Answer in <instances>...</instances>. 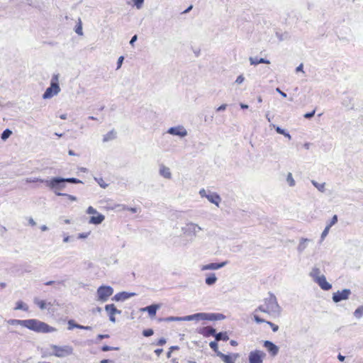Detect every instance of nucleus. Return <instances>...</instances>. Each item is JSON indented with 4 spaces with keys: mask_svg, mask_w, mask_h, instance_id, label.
Listing matches in <instances>:
<instances>
[{
    "mask_svg": "<svg viewBox=\"0 0 363 363\" xmlns=\"http://www.w3.org/2000/svg\"><path fill=\"white\" fill-rule=\"evenodd\" d=\"M95 215L90 218L89 223L94 225L101 224L104 220L105 216L99 213Z\"/></svg>",
    "mask_w": 363,
    "mask_h": 363,
    "instance_id": "obj_20",
    "label": "nucleus"
},
{
    "mask_svg": "<svg viewBox=\"0 0 363 363\" xmlns=\"http://www.w3.org/2000/svg\"><path fill=\"white\" fill-rule=\"evenodd\" d=\"M86 213L88 214H93V215L99 213V212L94 208H93L92 206H89L87 208Z\"/></svg>",
    "mask_w": 363,
    "mask_h": 363,
    "instance_id": "obj_52",
    "label": "nucleus"
},
{
    "mask_svg": "<svg viewBox=\"0 0 363 363\" xmlns=\"http://www.w3.org/2000/svg\"><path fill=\"white\" fill-rule=\"evenodd\" d=\"M318 286L325 291L330 290L332 288V285L328 283L326 280L325 275H323L317 281H315Z\"/></svg>",
    "mask_w": 363,
    "mask_h": 363,
    "instance_id": "obj_19",
    "label": "nucleus"
},
{
    "mask_svg": "<svg viewBox=\"0 0 363 363\" xmlns=\"http://www.w3.org/2000/svg\"><path fill=\"white\" fill-rule=\"evenodd\" d=\"M25 328L36 333H47L56 331L55 328H52L48 325L47 323L37 319L26 320Z\"/></svg>",
    "mask_w": 363,
    "mask_h": 363,
    "instance_id": "obj_1",
    "label": "nucleus"
},
{
    "mask_svg": "<svg viewBox=\"0 0 363 363\" xmlns=\"http://www.w3.org/2000/svg\"><path fill=\"white\" fill-rule=\"evenodd\" d=\"M45 184L52 189L56 195L62 196L63 193H60V191L62 190L65 186L63 178L54 177L51 179H46Z\"/></svg>",
    "mask_w": 363,
    "mask_h": 363,
    "instance_id": "obj_6",
    "label": "nucleus"
},
{
    "mask_svg": "<svg viewBox=\"0 0 363 363\" xmlns=\"http://www.w3.org/2000/svg\"><path fill=\"white\" fill-rule=\"evenodd\" d=\"M218 357H220L225 363H235L236 359L238 358V354H233L231 355H227L222 352L218 353Z\"/></svg>",
    "mask_w": 363,
    "mask_h": 363,
    "instance_id": "obj_16",
    "label": "nucleus"
},
{
    "mask_svg": "<svg viewBox=\"0 0 363 363\" xmlns=\"http://www.w3.org/2000/svg\"><path fill=\"white\" fill-rule=\"evenodd\" d=\"M62 196H66L68 199H69L72 201H77V197L74 196L70 195V194H63Z\"/></svg>",
    "mask_w": 363,
    "mask_h": 363,
    "instance_id": "obj_56",
    "label": "nucleus"
},
{
    "mask_svg": "<svg viewBox=\"0 0 363 363\" xmlns=\"http://www.w3.org/2000/svg\"><path fill=\"white\" fill-rule=\"evenodd\" d=\"M113 294V289L110 286L103 285L96 291V300L100 302H106Z\"/></svg>",
    "mask_w": 363,
    "mask_h": 363,
    "instance_id": "obj_8",
    "label": "nucleus"
},
{
    "mask_svg": "<svg viewBox=\"0 0 363 363\" xmlns=\"http://www.w3.org/2000/svg\"><path fill=\"white\" fill-rule=\"evenodd\" d=\"M337 222V216L334 215L330 221V223L327 225L328 227L331 228L333 225H334Z\"/></svg>",
    "mask_w": 363,
    "mask_h": 363,
    "instance_id": "obj_50",
    "label": "nucleus"
},
{
    "mask_svg": "<svg viewBox=\"0 0 363 363\" xmlns=\"http://www.w3.org/2000/svg\"><path fill=\"white\" fill-rule=\"evenodd\" d=\"M310 242V240L308 238H301L299 241V243L297 246V250L298 252H303L307 247L308 243Z\"/></svg>",
    "mask_w": 363,
    "mask_h": 363,
    "instance_id": "obj_22",
    "label": "nucleus"
},
{
    "mask_svg": "<svg viewBox=\"0 0 363 363\" xmlns=\"http://www.w3.org/2000/svg\"><path fill=\"white\" fill-rule=\"evenodd\" d=\"M119 206H121L123 210L129 211L133 213H135L138 212V209L136 208H132V207L129 208V207L126 206L125 205H119Z\"/></svg>",
    "mask_w": 363,
    "mask_h": 363,
    "instance_id": "obj_48",
    "label": "nucleus"
},
{
    "mask_svg": "<svg viewBox=\"0 0 363 363\" xmlns=\"http://www.w3.org/2000/svg\"><path fill=\"white\" fill-rule=\"evenodd\" d=\"M215 338L216 341L224 340L226 341L229 339L228 335L226 333H218L215 334Z\"/></svg>",
    "mask_w": 363,
    "mask_h": 363,
    "instance_id": "obj_33",
    "label": "nucleus"
},
{
    "mask_svg": "<svg viewBox=\"0 0 363 363\" xmlns=\"http://www.w3.org/2000/svg\"><path fill=\"white\" fill-rule=\"evenodd\" d=\"M136 294L135 293H128L125 291L120 292L116 294L114 297L113 300L116 301H124L130 297L135 296Z\"/></svg>",
    "mask_w": 363,
    "mask_h": 363,
    "instance_id": "obj_17",
    "label": "nucleus"
},
{
    "mask_svg": "<svg viewBox=\"0 0 363 363\" xmlns=\"http://www.w3.org/2000/svg\"><path fill=\"white\" fill-rule=\"evenodd\" d=\"M264 347L272 356H276L279 352V347L269 340L264 341Z\"/></svg>",
    "mask_w": 363,
    "mask_h": 363,
    "instance_id": "obj_15",
    "label": "nucleus"
},
{
    "mask_svg": "<svg viewBox=\"0 0 363 363\" xmlns=\"http://www.w3.org/2000/svg\"><path fill=\"white\" fill-rule=\"evenodd\" d=\"M123 60H124V57L123 56L119 57V58L118 59V62H117V68H116V69H118L121 68V65L123 64Z\"/></svg>",
    "mask_w": 363,
    "mask_h": 363,
    "instance_id": "obj_57",
    "label": "nucleus"
},
{
    "mask_svg": "<svg viewBox=\"0 0 363 363\" xmlns=\"http://www.w3.org/2000/svg\"><path fill=\"white\" fill-rule=\"evenodd\" d=\"M245 81V77L243 74H240L235 79V83L237 84H241Z\"/></svg>",
    "mask_w": 363,
    "mask_h": 363,
    "instance_id": "obj_51",
    "label": "nucleus"
},
{
    "mask_svg": "<svg viewBox=\"0 0 363 363\" xmlns=\"http://www.w3.org/2000/svg\"><path fill=\"white\" fill-rule=\"evenodd\" d=\"M259 311L267 313V307H266V305L264 304V303L263 304L260 305L258 308H257L255 310V313H258Z\"/></svg>",
    "mask_w": 363,
    "mask_h": 363,
    "instance_id": "obj_44",
    "label": "nucleus"
},
{
    "mask_svg": "<svg viewBox=\"0 0 363 363\" xmlns=\"http://www.w3.org/2000/svg\"><path fill=\"white\" fill-rule=\"evenodd\" d=\"M105 309L108 315H115L116 313H121L113 304H108L105 306Z\"/></svg>",
    "mask_w": 363,
    "mask_h": 363,
    "instance_id": "obj_28",
    "label": "nucleus"
},
{
    "mask_svg": "<svg viewBox=\"0 0 363 363\" xmlns=\"http://www.w3.org/2000/svg\"><path fill=\"white\" fill-rule=\"evenodd\" d=\"M228 264L227 261L222 262L220 263L211 262L206 264H203L200 267V269L202 272L207 270H218L224 267Z\"/></svg>",
    "mask_w": 363,
    "mask_h": 363,
    "instance_id": "obj_13",
    "label": "nucleus"
},
{
    "mask_svg": "<svg viewBox=\"0 0 363 363\" xmlns=\"http://www.w3.org/2000/svg\"><path fill=\"white\" fill-rule=\"evenodd\" d=\"M315 114V110H313L312 112L307 113L304 115V118H312Z\"/></svg>",
    "mask_w": 363,
    "mask_h": 363,
    "instance_id": "obj_59",
    "label": "nucleus"
},
{
    "mask_svg": "<svg viewBox=\"0 0 363 363\" xmlns=\"http://www.w3.org/2000/svg\"><path fill=\"white\" fill-rule=\"evenodd\" d=\"M200 333L203 335V336L208 337L210 335H214L216 334V330L210 326L204 327L203 328Z\"/></svg>",
    "mask_w": 363,
    "mask_h": 363,
    "instance_id": "obj_24",
    "label": "nucleus"
},
{
    "mask_svg": "<svg viewBox=\"0 0 363 363\" xmlns=\"http://www.w3.org/2000/svg\"><path fill=\"white\" fill-rule=\"evenodd\" d=\"M272 126L275 128L277 133L284 135L286 138H287L289 140L291 139V136L290 134L287 132H286L285 130L281 128L279 126H276L275 125L272 124Z\"/></svg>",
    "mask_w": 363,
    "mask_h": 363,
    "instance_id": "obj_31",
    "label": "nucleus"
},
{
    "mask_svg": "<svg viewBox=\"0 0 363 363\" xmlns=\"http://www.w3.org/2000/svg\"><path fill=\"white\" fill-rule=\"evenodd\" d=\"M167 133L179 138H184L188 135L186 129L183 125L171 127L167 130Z\"/></svg>",
    "mask_w": 363,
    "mask_h": 363,
    "instance_id": "obj_12",
    "label": "nucleus"
},
{
    "mask_svg": "<svg viewBox=\"0 0 363 363\" xmlns=\"http://www.w3.org/2000/svg\"><path fill=\"white\" fill-rule=\"evenodd\" d=\"M75 32L79 35H83L82 21L80 19H79V23L76 27Z\"/></svg>",
    "mask_w": 363,
    "mask_h": 363,
    "instance_id": "obj_43",
    "label": "nucleus"
},
{
    "mask_svg": "<svg viewBox=\"0 0 363 363\" xmlns=\"http://www.w3.org/2000/svg\"><path fill=\"white\" fill-rule=\"evenodd\" d=\"M68 324V329L72 330L73 328H76L77 323H74L73 320H69L67 323Z\"/></svg>",
    "mask_w": 363,
    "mask_h": 363,
    "instance_id": "obj_54",
    "label": "nucleus"
},
{
    "mask_svg": "<svg viewBox=\"0 0 363 363\" xmlns=\"http://www.w3.org/2000/svg\"><path fill=\"white\" fill-rule=\"evenodd\" d=\"M225 316L222 313H198L184 316L186 321H201V320H220L225 319Z\"/></svg>",
    "mask_w": 363,
    "mask_h": 363,
    "instance_id": "obj_3",
    "label": "nucleus"
},
{
    "mask_svg": "<svg viewBox=\"0 0 363 363\" xmlns=\"http://www.w3.org/2000/svg\"><path fill=\"white\" fill-rule=\"evenodd\" d=\"M28 223H29L30 225H32V226H34V225H36L35 221V220H33V218H31V217H30V218H28Z\"/></svg>",
    "mask_w": 363,
    "mask_h": 363,
    "instance_id": "obj_62",
    "label": "nucleus"
},
{
    "mask_svg": "<svg viewBox=\"0 0 363 363\" xmlns=\"http://www.w3.org/2000/svg\"><path fill=\"white\" fill-rule=\"evenodd\" d=\"M166 321H186L185 319H184V317H174V316H170L167 318H165Z\"/></svg>",
    "mask_w": 363,
    "mask_h": 363,
    "instance_id": "obj_40",
    "label": "nucleus"
},
{
    "mask_svg": "<svg viewBox=\"0 0 363 363\" xmlns=\"http://www.w3.org/2000/svg\"><path fill=\"white\" fill-rule=\"evenodd\" d=\"M351 295L350 289H343L342 291H337L333 294V301L335 303H338L342 301L347 300Z\"/></svg>",
    "mask_w": 363,
    "mask_h": 363,
    "instance_id": "obj_11",
    "label": "nucleus"
},
{
    "mask_svg": "<svg viewBox=\"0 0 363 363\" xmlns=\"http://www.w3.org/2000/svg\"><path fill=\"white\" fill-rule=\"evenodd\" d=\"M166 343V340L164 338H160L159 340H158V342L157 344L159 345H163Z\"/></svg>",
    "mask_w": 363,
    "mask_h": 363,
    "instance_id": "obj_64",
    "label": "nucleus"
},
{
    "mask_svg": "<svg viewBox=\"0 0 363 363\" xmlns=\"http://www.w3.org/2000/svg\"><path fill=\"white\" fill-rule=\"evenodd\" d=\"M296 71L298 72H303V64H301L299 65L296 69Z\"/></svg>",
    "mask_w": 363,
    "mask_h": 363,
    "instance_id": "obj_63",
    "label": "nucleus"
},
{
    "mask_svg": "<svg viewBox=\"0 0 363 363\" xmlns=\"http://www.w3.org/2000/svg\"><path fill=\"white\" fill-rule=\"evenodd\" d=\"M25 181L26 183H33V182L45 183V180L38 178V177H33V178H26Z\"/></svg>",
    "mask_w": 363,
    "mask_h": 363,
    "instance_id": "obj_38",
    "label": "nucleus"
},
{
    "mask_svg": "<svg viewBox=\"0 0 363 363\" xmlns=\"http://www.w3.org/2000/svg\"><path fill=\"white\" fill-rule=\"evenodd\" d=\"M34 303L38 306L40 307V309L43 310L45 308H46V306H47V303L45 301L43 300H40L37 298H35L34 299Z\"/></svg>",
    "mask_w": 363,
    "mask_h": 363,
    "instance_id": "obj_36",
    "label": "nucleus"
},
{
    "mask_svg": "<svg viewBox=\"0 0 363 363\" xmlns=\"http://www.w3.org/2000/svg\"><path fill=\"white\" fill-rule=\"evenodd\" d=\"M252 315H253V318H254V319H255L256 323H261L266 322L264 319H262V318L259 317V315H257V313H255L254 311Z\"/></svg>",
    "mask_w": 363,
    "mask_h": 363,
    "instance_id": "obj_47",
    "label": "nucleus"
},
{
    "mask_svg": "<svg viewBox=\"0 0 363 363\" xmlns=\"http://www.w3.org/2000/svg\"><path fill=\"white\" fill-rule=\"evenodd\" d=\"M209 346L212 350H213V351H215L217 355L218 352H220L218 350V344L216 341L211 342Z\"/></svg>",
    "mask_w": 363,
    "mask_h": 363,
    "instance_id": "obj_42",
    "label": "nucleus"
},
{
    "mask_svg": "<svg viewBox=\"0 0 363 363\" xmlns=\"http://www.w3.org/2000/svg\"><path fill=\"white\" fill-rule=\"evenodd\" d=\"M264 303L266 305L268 315L274 317L280 315L281 308L279 305L277 299L274 294H269V296L264 299Z\"/></svg>",
    "mask_w": 363,
    "mask_h": 363,
    "instance_id": "obj_4",
    "label": "nucleus"
},
{
    "mask_svg": "<svg viewBox=\"0 0 363 363\" xmlns=\"http://www.w3.org/2000/svg\"><path fill=\"white\" fill-rule=\"evenodd\" d=\"M268 325H269L274 332H277L279 330V326L272 323V322L267 321L266 322Z\"/></svg>",
    "mask_w": 363,
    "mask_h": 363,
    "instance_id": "obj_55",
    "label": "nucleus"
},
{
    "mask_svg": "<svg viewBox=\"0 0 363 363\" xmlns=\"http://www.w3.org/2000/svg\"><path fill=\"white\" fill-rule=\"evenodd\" d=\"M60 77V75L59 73H55L52 75L50 86L46 89L42 96L43 99L46 100L52 99L61 91V88L59 84Z\"/></svg>",
    "mask_w": 363,
    "mask_h": 363,
    "instance_id": "obj_2",
    "label": "nucleus"
},
{
    "mask_svg": "<svg viewBox=\"0 0 363 363\" xmlns=\"http://www.w3.org/2000/svg\"><path fill=\"white\" fill-rule=\"evenodd\" d=\"M202 230L201 227L193 222L186 223L185 225L182 228L183 234L186 237L191 238L196 237L198 233Z\"/></svg>",
    "mask_w": 363,
    "mask_h": 363,
    "instance_id": "obj_7",
    "label": "nucleus"
},
{
    "mask_svg": "<svg viewBox=\"0 0 363 363\" xmlns=\"http://www.w3.org/2000/svg\"><path fill=\"white\" fill-rule=\"evenodd\" d=\"M11 134H12V132L9 129H6L2 133L1 138L3 140H6L7 138H9L11 136Z\"/></svg>",
    "mask_w": 363,
    "mask_h": 363,
    "instance_id": "obj_39",
    "label": "nucleus"
},
{
    "mask_svg": "<svg viewBox=\"0 0 363 363\" xmlns=\"http://www.w3.org/2000/svg\"><path fill=\"white\" fill-rule=\"evenodd\" d=\"M160 308L159 304H152L145 308H141L140 311H146L150 317H154L156 315L157 311Z\"/></svg>",
    "mask_w": 363,
    "mask_h": 363,
    "instance_id": "obj_18",
    "label": "nucleus"
},
{
    "mask_svg": "<svg viewBox=\"0 0 363 363\" xmlns=\"http://www.w3.org/2000/svg\"><path fill=\"white\" fill-rule=\"evenodd\" d=\"M116 137V132L115 130H111L104 135L103 141L108 142L115 139Z\"/></svg>",
    "mask_w": 363,
    "mask_h": 363,
    "instance_id": "obj_29",
    "label": "nucleus"
},
{
    "mask_svg": "<svg viewBox=\"0 0 363 363\" xmlns=\"http://www.w3.org/2000/svg\"><path fill=\"white\" fill-rule=\"evenodd\" d=\"M227 108V104H222L221 106H218L217 108H216V111L218 112H220V111H224Z\"/></svg>",
    "mask_w": 363,
    "mask_h": 363,
    "instance_id": "obj_58",
    "label": "nucleus"
},
{
    "mask_svg": "<svg viewBox=\"0 0 363 363\" xmlns=\"http://www.w3.org/2000/svg\"><path fill=\"white\" fill-rule=\"evenodd\" d=\"M64 182H65H65H69V183H73V184L82 183V181H80V180H79L77 179H75V178L64 179Z\"/></svg>",
    "mask_w": 363,
    "mask_h": 363,
    "instance_id": "obj_49",
    "label": "nucleus"
},
{
    "mask_svg": "<svg viewBox=\"0 0 363 363\" xmlns=\"http://www.w3.org/2000/svg\"><path fill=\"white\" fill-rule=\"evenodd\" d=\"M217 280L218 278L216 276V274L209 273L206 274L205 283L206 285L213 286L216 283Z\"/></svg>",
    "mask_w": 363,
    "mask_h": 363,
    "instance_id": "obj_21",
    "label": "nucleus"
},
{
    "mask_svg": "<svg viewBox=\"0 0 363 363\" xmlns=\"http://www.w3.org/2000/svg\"><path fill=\"white\" fill-rule=\"evenodd\" d=\"M50 350L52 355L61 358L72 355L74 351L73 347L68 345L62 346L52 345Z\"/></svg>",
    "mask_w": 363,
    "mask_h": 363,
    "instance_id": "obj_5",
    "label": "nucleus"
},
{
    "mask_svg": "<svg viewBox=\"0 0 363 363\" xmlns=\"http://www.w3.org/2000/svg\"><path fill=\"white\" fill-rule=\"evenodd\" d=\"M90 235V233L89 232H86V233H78L77 235V239H86Z\"/></svg>",
    "mask_w": 363,
    "mask_h": 363,
    "instance_id": "obj_46",
    "label": "nucleus"
},
{
    "mask_svg": "<svg viewBox=\"0 0 363 363\" xmlns=\"http://www.w3.org/2000/svg\"><path fill=\"white\" fill-rule=\"evenodd\" d=\"M61 235L62 237V242L64 244L72 242L75 240L74 235H69L68 233H66V232H62Z\"/></svg>",
    "mask_w": 363,
    "mask_h": 363,
    "instance_id": "obj_26",
    "label": "nucleus"
},
{
    "mask_svg": "<svg viewBox=\"0 0 363 363\" xmlns=\"http://www.w3.org/2000/svg\"><path fill=\"white\" fill-rule=\"evenodd\" d=\"M199 195L202 198H206L209 202L215 204L218 207L221 201V198L218 194L206 191L204 189H201L199 191Z\"/></svg>",
    "mask_w": 363,
    "mask_h": 363,
    "instance_id": "obj_9",
    "label": "nucleus"
},
{
    "mask_svg": "<svg viewBox=\"0 0 363 363\" xmlns=\"http://www.w3.org/2000/svg\"><path fill=\"white\" fill-rule=\"evenodd\" d=\"M330 229V228H329L326 225V227L325 228V229L323 230V231L321 233L320 242H323L324 240V239L325 238V237L328 235Z\"/></svg>",
    "mask_w": 363,
    "mask_h": 363,
    "instance_id": "obj_41",
    "label": "nucleus"
},
{
    "mask_svg": "<svg viewBox=\"0 0 363 363\" xmlns=\"http://www.w3.org/2000/svg\"><path fill=\"white\" fill-rule=\"evenodd\" d=\"M353 315L357 319H360L363 316V305L357 308Z\"/></svg>",
    "mask_w": 363,
    "mask_h": 363,
    "instance_id": "obj_35",
    "label": "nucleus"
},
{
    "mask_svg": "<svg viewBox=\"0 0 363 363\" xmlns=\"http://www.w3.org/2000/svg\"><path fill=\"white\" fill-rule=\"evenodd\" d=\"M286 181L289 186L294 187L296 185V181L293 177L291 172H288L286 177Z\"/></svg>",
    "mask_w": 363,
    "mask_h": 363,
    "instance_id": "obj_30",
    "label": "nucleus"
},
{
    "mask_svg": "<svg viewBox=\"0 0 363 363\" xmlns=\"http://www.w3.org/2000/svg\"><path fill=\"white\" fill-rule=\"evenodd\" d=\"M133 6H135L137 9H141L143 6L145 0H132Z\"/></svg>",
    "mask_w": 363,
    "mask_h": 363,
    "instance_id": "obj_37",
    "label": "nucleus"
},
{
    "mask_svg": "<svg viewBox=\"0 0 363 363\" xmlns=\"http://www.w3.org/2000/svg\"><path fill=\"white\" fill-rule=\"evenodd\" d=\"M250 60V65H257L258 64H260V63H265V64H269L270 62L267 60H265L264 58H258L257 57H250L249 59Z\"/></svg>",
    "mask_w": 363,
    "mask_h": 363,
    "instance_id": "obj_25",
    "label": "nucleus"
},
{
    "mask_svg": "<svg viewBox=\"0 0 363 363\" xmlns=\"http://www.w3.org/2000/svg\"><path fill=\"white\" fill-rule=\"evenodd\" d=\"M112 350H113V347L107 346V345L102 347V351H104V352H107V351H110Z\"/></svg>",
    "mask_w": 363,
    "mask_h": 363,
    "instance_id": "obj_60",
    "label": "nucleus"
},
{
    "mask_svg": "<svg viewBox=\"0 0 363 363\" xmlns=\"http://www.w3.org/2000/svg\"><path fill=\"white\" fill-rule=\"evenodd\" d=\"M323 275V274H321L320 269L318 267H313L309 273V276L313 279L314 281H317L318 278Z\"/></svg>",
    "mask_w": 363,
    "mask_h": 363,
    "instance_id": "obj_23",
    "label": "nucleus"
},
{
    "mask_svg": "<svg viewBox=\"0 0 363 363\" xmlns=\"http://www.w3.org/2000/svg\"><path fill=\"white\" fill-rule=\"evenodd\" d=\"M15 310H23L24 311H27L28 310V306L26 303H23L21 301H18L16 304V307L14 308Z\"/></svg>",
    "mask_w": 363,
    "mask_h": 363,
    "instance_id": "obj_32",
    "label": "nucleus"
},
{
    "mask_svg": "<svg viewBox=\"0 0 363 363\" xmlns=\"http://www.w3.org/2000/svg\"><path fill=\"white\" fill-rule=\"evenodd\" d=\"M138 37L136 35H133L130 41V44L133 46L134 43L137 40Z\"/></svg>",
    "mask_w": 363,
    "mask_h": 363,
    "instance_id": "obj_61",
    "label": "nucleus"
},
{
    "mask_svg": "<svg viewBox=\"0 0 363 363\" xmlns=\"http://www.w3.org/2000/svg\"><path fill=\"white\" fill-rule=\"evenodd\" d=\"M95 179L101 188L106 189L108 186V184H106L102 178H96Z\"/></svg>",
    "mask_w": 363,
    "mask_h": 363,
    "instance_id": "obj_45",
    "label": "nucleus"
},
{
    "mask_svg": "<svg viewBox=\"0 0 363 363\" xmlns=\"http://www.w3.org/2000/svg\"><path fill=\"white\" fill-rule=\"evenodd\" d=\"M159 174L166 179H171L172 177L170 168L162 163L159 165Z\"/></svg>",
    "mask_w": 363,
    "mask_h": 363,
    "instance_id": "obj_14",
    "label": "nucleus"
},
{
    "mask_svg": "<svg viewBox=\"0 0 363 363\" xmlns=\"http://www.w3.org/2000/svg\"><path fill=\"white\" fill-rule=\"evenodd\" d=\"M153 333H154V332L152 329L145 330L143 332V335L145 337H150V336L152 335Z\"/></svg>",
    "mask_w": 363,
    "mask_h": 363,
    "instance_id": "obj_53",
    "label": "nucleus"
},
{
    "mask_svg": "<svg viewBox=\"0 0 363 363\" xmlns=\"http://www.w3.org/2000/svg\"><path fill=\"white\" fill-rule=\"evenodd\" d=\"M311 183L320 192H324L325 190V183H318L314 180H312Z\"/></svg>",
    "mask_w": 363,
    "mask_h": 363,
    "instance_id": "obj_34",
    "label": "nucleus"
},
{
    "mask_svg": "<svg viewBox=\"0 0 363 363\" xmlns=\"http://www.w3.org/2000/svg\"><path fill=\"white\" fill-rule=\"evenodd\" d=\"M6 323L11 325H20L26 327V320L9 319Z\"/></svg>",
    "mask_w": 363,
    "mask_h": 363,
    "instance_id": "obj_27",
    "label": "nucleus"
},
{
    "mask_svg": "<svg viewBox=\"0 0 363 363\" xmlns=\"http://www.w3.org/2000/svg\"><path fill=\"white\" fill-rule=\"evenodd\" d=\"M265 353L261 350H254L249 354V363H262Z\"/></svg>",
    "mask_w": 363,
    "mask_h": 363,
    "instance_id": "obj_10",
    "label": "nucleus"
}]
</instances>
